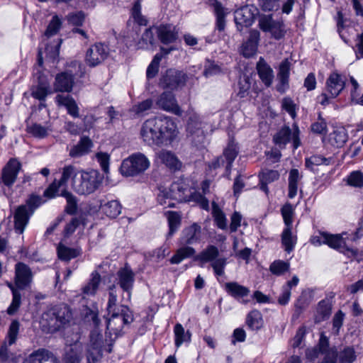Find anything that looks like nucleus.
Returning <instances> with one entry per match:
<instances>
[{
    "mask_svg": "<svg viewBox=\"0 0 363 363\" xmlns=\"http://www.w3.org/2000/svg\"><path fill=\"white\" fill-rule=\"evenodd\" d=\"M179 130L174 121L170 116H160L147 119L142 125L140 135L148 145H160L164 142H172L178 135Z\"/></svg>",
    "mask_w": 363,
    "mask_h": 363,
    "instance_id": "1",
    "label": "nucleus"
},
{
    "mask_svg": "<svg viewBox=\"0 0 363 363\" xmlns=\"http://www.w3.org/2000/svg\"><path fill=\"white\" fill-rule=\"evenodd\" d=\"M72 318V313L66 304H60L48 309L42 316L44 327L53 333L67 324Z\"/></svg>",
    "mask_w": 363,
    "mask_h": 363,
    "instance_id": "2",
    "label": "nucleus"
},
{
    "mask_svg": "<svg viewBox=\"0 0 363 363\" xmlns=\"http://www.w3.org/2000/svg\"><path fill=\"white\" fill-rule=\"evenodd\" d=\"M38 67L35 68L34 77L36 82L30 87V95L33 98L40 101V106L45 107V101L48 95L52 94L54 91L50 85L52 76L48 72L40 70L43 65V58L38 55Z\"/></svg>",
    "mask_w": 363,
    "mask_h": 363,
    "instance_id": "3",
    "label": "nucleus"
},
{
    "mask_svg": "<svg viewBox=\"0 0 363 363\" xmlns=\"http://www.w3.org/2000/svg\"><path fill=\"white\" fill-rule=\"evenodd\" d=\"M45 201L39 196L32 195L26 204L18 206L13 213L14 229L16 233L22 234L28 224L30 216L37 208Z\"/></svg>",
    "mask_w": 363,
    "mask_h": 363,
    "instance_id": "4",
    "label": "nucleus"
},
{
    "mask_svg": "<svg viewBox=\"0 0 363 363\" xmlns=\"http://www.w3.org/2000/svg\"><path fill=\"white\" fill-rule=\"evenodd\" d=\"M104 351L111 353L112 343L104 340L101 331L95 328L89 335V342L86 346L87 363H96L101 357Z\"/></svg>",
    "mask_w": 363,
    "mask_h": 363,
    "instance_id": "5",
    "label": "nucleus"
},
{
    "mask_svg": "<svg viewBox=\"0 0 363 363\" xmlns=\"http://www.w3.org/2000/svg\"><path fill=\"white\" fill-rule=\"evenodd\" d=\"M103 177L99 171L81 170L78 179L74 181V191L79 194H89L94 192L101 185Z\"/></svg>",
    "mask_w": 363,
    "mask_h": 363,
    "instance_id": "6",
    "label": "nucleus"
},
{
    "mask_svg": "<svg viewBox=\"0 0 363 363\" xmlns=\"http://www.w3.org/2000/svg\"><path fill=\"white\" fill-rule=\"evenodd\" d=\"M219 250L217 247L210 245L202 250L195 258L203 267L204 264L211 262L216 277H223L225 274V268L227 264V259L225 257L218 258Z\"/></svg>",
    "mask_w": 363,
    "mask_h": 363,
    "instance_id": "7",
    "label": "nucleus"
},
{
    "mask_svg": "<svg viewBox=\"0 0 363 363\" xmlns=\"http://www.w3.org/2000/svg\"><path fill=\"white\" fill-rule=\"evenodd\" d=\"M79 169L73 165H65L61 169V177L57 181L56 179L44 191V196L48 199H52L58 194L60 187L67 186L70 182L71 186L74 190V181L78 179Z\"/></svg>",
    "mask_w": 363,
    "mask_h": 363,
    "instance_id": "8",
    "label": "nucleus"
},
{
    "mask_svg": "<svg viewBox=\"0 0 363 363\" xmlns=\"http://www.w3.org/2000/svg\"><path fill=\"white\" fill-rule=\"evenodd\" d=\"M110 318L107 320L106 328L110 335L116 337L120 335L123 326L133 321V314L128 307L122 304L121 309L114 312H108Z\"/></svg>",
    "mask_w": 363,
    "mask_h": 363,
    "instance_id": "9",
    "label": "nucleus"
},
{
    "mask_svg": "<svg viewBox=\"0 0 363 363\" xmlns=\"http://www.w3.org/2000/svg\"><path fill=\"white\" fill-rule=\"evenodd\" d=\"M150 166L149 159L144 154L137 152L123 161L121 172L125 177H133L143 173Z\"/></svg>",
    "mask_w": 363,
    "mask_h": 363,
    "instance_id": "10",
    "label": "nucleus"
},
{
    "mask_svg": "<svg viewBox=\"0 0 363 363\" xmlns=\"http://www.w3.org/2000/svg\"><path fill=\"white\" fill-rule=\"evenodd\" d=\"M259 28L264 32H269L276 40L282 38L286 33L283 21H274L272 14L262 15L259 18Z\"/></svg>",
    "mask_w": 363,
    "mask_h": 363,
    "instance_id": "11",
    "label": "nucleus"
},
{
    "mask_svg": "<svg viewBox=\"0 0 363 363\" xmlns=\"http://www.w3.org/2000/svg\"><path fill=\"white\" fill-rule=\"evenodd\" d=\"M116 281L117 284L126 294V296H123L122 298L126 300V301H130L135 282V274L130 267L125 265L121 268L117 272Z\"/></svg>",
    "mask_w": 363,
    "mask_h": 363,
    "instance_id": "12",
    "label": "nucleus"
},
{
    "mask_svg": "<svg viewBox=\"0 0 363 363\" xmlns=\"http://www.w3.org/2000/svg\"><path fill=\"white\" fill-rule=\"evenodd\" d=\"M257 14L258 9L253 5H246L236 10L235 12V22L237 30L242 31L244 28L252 26Z\"/></svg>",
    "mask_w": 363,
    "mask_h": 363,
    "instance_id": "13",
    "label": "nucleus"
},
{
    "mask_svg": "<svg viewBox=\"0 0 363 363\" xmlns=\"http://www.w3.org/2000/svg\"><path fill=\"white\" fill-rule=\"evenodd\" d=\"M299 133L300 131L296 124L293 125L292 129L288 126H284L274 135L273 140L279 146H284L291 140L294 148L296 149L300 145Z\"/></svg>",
    "mask_w": 363,
    "mask_h": 363,
    "instance_id": "14",
    "label": "nucleus"
},
{
    "mask_svg": "<svg viewBox=\"0 0 363 363\" xmlns=\"http://www.w3.org/2000/svg\"><path fill=\"white\" fill-rule=\"evenodd\" d=\"M158 108L173 113L177 116H182L183 111L179 105L175 95L171 91H164L158 96L156 100Z\"/></svg>",
    "mask_w": 363,
    "mask_h": 363,
    "instance_id": "15",
    "label": "nucleus"
},
{
    "mask_svg": "<svg viewBox=\"0 0 363 363\" xmlns=\"http://www.w3.org/2000/svg\"><path fill=\"white\" fill-rule=\"evenodd\" d=\"M108 55V48L103 43L91 45L86 52L85 61L90 67H96L103 62Z\"/></svg>",
    "mask_w": 363,
    "mask_h": 363,
    "instance_id": "16",
    "label": "nucleus"
},
{
    "mask_svg": "<svg viewBox=\"0 0 363 363\" xmlns=\"http://www.w3.org/2000/svg\"><path fill=\"white\" fill-rule=\"evenodd\" d=\"M186 81V76L183 72L171 69L161 78L160 84L164 89L174 90L184 86Z\"/></svg>",
    "mask_w": 363,
    "mask_h": 363,
    "instance_id": "17",
    "label": "nucleus"
},
{
    "mask_svg": "<svg viewBox=\"0 0 363 363\" xmlns=\"http://www.w3.org/2000/svg\"><path fill=\"white\" fill-rule=\"evenodd\" d=\"M323 239L325 240V245H328L330 247L338 250L349 257H357V250L347 246L342 235L330 234L325 232V237H323Z\"/></svg>",
    "mask_w": 363,
    "mask_h": 363,
    "instance_id": "18",
    "label": "nucleus"
},
{
    "mask_svg": "<svg viewBox=\"0 0 363 363\" xmlns=\"http://www.w3.org/2000/svg\"><path fill=\"white\" fill-rule=\"evenodd\" d=\"M33 280V273L30 268L23 262L15 265V285L19 289L28 286Z\"/></svg>",
    "mask_w": 363,
    "mask_h": 363,
    "instance_id": "19",
    "label": "nucleus"
},
{
    "mask_svg": "<svg viewBox=\"0 0 363 363\" xmlns=\"http://www.w3.org/2000/svg\"><path fill=\"white\" fill-rule=\"evenodd\" d=\"M160 193L157 195V201L160 205L168 207H174V200H182L183 197L180 192V185L179 184H173L169 189L166 188H160Z\"/></svg>",
    "mask_w": 363,
    "mask_h": 363,
    "instance_id": "20",
    "label": "nucleus"
},
{
    "mask_svg": "<svg viewBox=\"0 0 363 363\" xmlns=\"http://www.w3.org/2000/svg\"><path fill=\"white\" fill-rule=\"evenodd\" d=\"M345 86V78L337 71L333 72L326 81L325 91L332 98L337 97Z\"/></svg>",
    "mask_w": 363,
    "mask_h": 363,
    "instance_id": "21",
    "label": "nucleus"
},
{
    "mask_svg": "<svg viewBox=\"0 0 363 363\" xmlns=\"http://www.w3.org/2000/svg\"><path fill=\"white\" fill-rule=\"evenodd\" d=\"M187 113L189 119L187 122V132L192 137V140L198 138L200 142L203 138V132L202 130V123L200 116L194 111V108H189Z\"/></svg>",
    "mask_w": 363,
    "mask_h": 363,
    "instance_id": "22",
    "label": "nucleus"
},
{
    "mask_svg": "<svg viewBox=\"0 0 363 363\" xmlns=\"http://www.w3.org/2000/svg\"><path fill=\"white\" fill-rule=\"evenodd\" d=\"M21 169V164L16 159H11L3 168L1 181L6 186H11L15 182Z\"/></svg>",
    "mask_w": 363,
    "mask_h": 363,
    "instance_id": "23",
    "label": "nucleus"
},
{
    "mask_svg": "<svg viewBox=\"0 0 363 363\" xmlns=\"http://www.w3.org/2000/svg\"><path fill=\"white\" fill-rule=\"evenodd\" d=\"M201 238V228L194 223L184 228L182 232L179 244L181 245H190L199 242Z\"/></svg>",
    "mask_w": 363,
    "mask_h": 363,
    "instance_id": "24",
    "label": "nucleus"
},
{
    "mask_svg": "<svg viewBox=\"0 0 363 363\" xmlns=\"http://www.w3.org/2000/svg\"><path fill=\"white\" fill-rule=\"evenodd\" d=\"M260 40V33L255 29H251L249 32V37L243 42L240 48V53L245 57H250L255 55L257 51Z\"/></svg>",
    "mask_w": 363,
    "mask_h": 363,
    "instance_id": "25",
    "label": "nucleus"
},
{
    "mask_svg": "<svg viewBox=\"0 0 363 363\" xmlns=\"http://www.w3.org/2000/svg\"><path fill=\"white\" fill-rule=\"evenodd\" d=\"M74 84V77L72 73L64 72L55 76L53 84L54 92H69Z\"/></svg>",
    "mask_w": 363,
    "mask_h": 363,
    "instance_id": "26",
    "label": "nucleus"
},
{
    "mask_svg": "<svg viewBox=\"0 0 363 363\" xmlns=\"http://www.w3.org/2000/svg\"><path fill=\"white\" fill-rule=\"evenodd\" d=\"M319 350L323 355V363H335L337 358V351L335 347H329V340L324 333L320 334Z\"/></svg>",
    "mask_w": 363,
    "mask_h": 363,
    "instance_id": "27",
    "label": "nucleus"
},
{
    "mask_svg": "<svg viewBox=\"0 0 363 363\" xmlns=\"http://www.w3.org/2000/svg\"><path fill=\"white\" fill-rule=\"evenodd\" d=\"M155 30L161 43L165 45L175 42L178 38V30L172 25H160Z\"/></svg>",
    "mask_w": 363,
    "mask_h": 363,
    "instance_id": "28",
    "label": "nucleus"
},
{
    "mask_svg": "<svg viewBox=\"0 0 363 363\" xmlns=\"http://www.w3.org/2000/svg\"><path fill=\"white\" fill-rule=\"evenodd\" d=\"M225 289L233 298L238 300L242 298L240 301L242 303L247 304L249 302L248 300L244 298L250 294V289L247 287L240 285L238 282L232 281L225 283Z\"/></svg>",
    "mask_w": 363,
    "mask_h": 363,
    "instance_id": "29",
    "label": "nucleus"
},
{
    "mask_svg": "<svg viewBox=\"0 0 363 363\" xmlns=\"http://www.w3.org/2000/svg\"><path fill=\"white\" fill-rule=\"evenodd\" d=\"M157 158L169 169L176 171L181 169L182 162L172 151L162 150L157 153Z\"/></svg>",
    "mask_w": 363,
    "mask_h": 363,
    "instance_id": "30",
    "label": "nucleus"
},
{
    "mask_svg": "<svg viewBox=\"0 0 363 363\" xmlns=\"http://www.w3.org/2000/svg\"><path fill=\"white\" fill-rule=\"evenodd\" d=\"M55 102L58 106L66 108L67 113L74 118L79 116V108L74 99L69 95L57 94Z\"/></svg>",
    "mask_w": 363,
    "mask_h": 363,
    "instance_id": "31",
    "label": "nucleus"
},
{
    "mask_svg": "<svg viewBox=\"0 0 363 363\" xmlns=\"http://www.w3.org/2000/svg\"><path fill=\"white\" fill-rule=\"evenodd\" d=\"M291 69V62L289 59L284 60L279 67L278 78L279 79V85L277 90L283 93L289 86V72Z\"/></svg>",
    "mask_w": 363,
    "mask_h": 363,
    "instance_id": "32",
    "label": "nucleus"
},
{
    "mask_svg": "<svg viewBox=\"0 0 363 363\" xmlns=\"http://www.w3.org/2000/svg\"><path fill=\"white\" fill-rule=\"evenodd\" d=\"M83 345L82 343L76 340L66 350L64 362L65 363H80L82 358Z\"/></svg>",
    "mask_w": 363,
    "mask_h": 363,
    "instance_id": "33",
    "label": "nucleus"
},
{
    "mask_svg": "<svg viewBox=\"0 0 363 363\" xmlns=\"http://www.w3.org/2000/svg\"><path fill=\"white\" fill-rule=\"evenodd\" d=\"M257 69L259 78L266 86H269L274 78L272 69L266 63L264 59L260 58L257 64Z\"/></svg>",
    "mask_w": 363,
    "mask_h": 363,
    "instance_id": "34",
    "label": "nucleus"
},
{
    "mask_svg": "<svg viewBox=\"0 0 363 363\" xmlns=\"http://www.w3.org/2000/svg\"><path fill=\"white\" fill-rule=\"evenodd\" d=\"M91 146V140L88 137H82L79 142L71 148L69 156L79 157L86 155L90 151Z\"/></svg>",
    "mask_w": 363,
    "mask_h": 363,
    "instance_id": "35",
    "label": "nucleus"
},
{
    "mask_svg": "<svg viewBox=\"0 0 363 363\" xmlns=\"http://www.w3.org/2000/svg\"><path fill=\"white\" fill-rule=\"evenodd\" d=\"M101 283V275L97 271L91 274L89 281L82 287V291L84 296H94Z\"/></svg>",
    "mask_w": 363,
    "mask_h": 363,
    "instance_id": "36",
    "label": "nucleus"
},
{
    "mask_svg": "<svg viewBox=\"0 0 363 363\" xmlns=\"http://www.w3.org/2000/svg\"><path fill=\"white\" fill-rule=\"evenodd\" d=\"M100 209L101 212L110 218L118 217L122 211V206L119 201L111 200L101 203Z\"/></svg>",
    "mask_w": 363,
    "mask_h": 363,
    "instance_id": "37",
    "label": "nucleus"
},
{
    "mask_svg": "<svg viewBox=\"0 0 363 363\" xmlns=\"http://www.w3.org/2000/svg\"><path fill=\"white\" fill-rule=\"evenodd\" d=\"M174 344L179 348L182 344L191 342V333L185 330L181 323H177L174 327Z\"/></svg>",
    "mask_w": 363,
    "mask_h": 363,
    "instance_id": "38",
    "label": "nucleus"
},
{
    "mask_svg": "<svg viewBox=\"0 0 363 363\" xmlns=\"http://www.w3.org/2000/svg\"><path fill=\"white\" fill-rule=\"evenodd\" d=\"M281 244L288 253L292 252L297 242L296 235L292 233V227H285L281 233Z\"/></svg>",
    "mask_w": 363,
    "mask_h": 363,
    "instance_id": "39",
    "label": "nucleus"
},
{
    "mask_svg": "<svg viewBox=\"0 0 363 363\" xmlns=\"http://www.w3.org/2000/svg\"><path fill=\"white\" fill-rule=\"evenodd\" d=\"M57 252L59 259L65 262H68L81 254V250L79 248L69 247L62 243L58 245Z\"/></svg>",
    "mask_w": 363,
    "mask_h": 363,
    "instance_id": "40",
    "label": "nucleus"
},
{
    "mask_svg": "<svg viewBox=\"0 0 363 363\" xmlns=\"http://www.w3.org/2000/svg\"><path fill=\"white\" fill-rule=\"evenodd\" d=\"M348 135L347 130L344 128H339L333 130L328 138L329 143L331 145L336 147H341L347 141Z\"/></svg>",
    "mask_w": 363,
    "mask_h": 363,
    "instance_id": "41",
    "label": "nucleus"
},
{
    "mask_svg": "<svg viewBox=\"0 0 363 363\" xmlns=\"http://www.w3.org/2000/svg\"><path fill=\"white\" fill-rule=\"evenodd\" d=\"M155 28H149L143 33L141 39L138 43V48L143 50H152L155 45Z\"/></svg>",
    "mask_w": 363,
    "mask_h": 363,
    "instance_id": "42",
    "label": "nucleus"
},
{
    "mask_svg": "<svg viewBox=\"0 0 363 363\" xmlns=\"http://www.w3.org/2000/svg\"><path fill=\"white\" fill-rule=\"evenodd\" d=\"M302 178V175L297 169H292L289 174V193L288 196L294 199L298 192V184Z\"/></svg>",
    "mask_w": 363,
    "mask_h": 363,
    "instance_id": "43",
    "label": "nucleus"
},
{
    "mask_svg": "<svg viewBox=\"0 0 363 363\" xmlns=\"http://www.w3.org/2000/svg\"><path fill=\"white\" fill-rule=\"evenodd\" d=\"M152 105V100L150 99H147L137 104L133 105L129 109V113L130 116L134 118L141 117L145 116L147 113V112L150 109H151Z\"/></svg>",
    "mask_w": 363,
    "mask_h": 363,
    "instance_id": "44",
    "label": "nucleus"
},
{
    "mask_svg": "<svg viewBox=\"0 0 363 363\" xmlns=\"http://www.w3.org/2000/svg\"><path fill=\"white\" fill-rule=\"evenodd\" d=\"M51 352L45 349H38L33 352L23 362V363H44L47 362ZM54 363H57L54 362Z\"/></svg>",
    "mask_w": 363,
    "mask_h": 363,
    "instance_id": "45",
    "label": "nucleus"
},
{
    "mask_svg": "<svg viewBox=\"0 0 363 363\" xmlns=\"http://www.w3.org/2000/svg\"><path fill=\"white\" fill-rule=\"evenodd\" d=\"M238 152L239 149L238 144L235 143L233 140H230L227 147L223 151V155L227 162V169H230L231 168L235 159L238 155Z\"/></svg>",
    "mask_w": 363,
    "mask_h": 363,
    "instance_id": "46",
    "label": "nucleus"
},
{
    "mask_svg": "<svg viewBox=\"0 0 363 363\" xmlns=\"http://www.w3.org/2000/svg\"><path fill=\"white\" fill-rule=\"evenodd\" d=\"M212 215L216 226L221 229L225 230L228 228V220L225 213L219 208L215 202L212 203Z\"/></svg>",
    "mask_w": 363,
    "mask_h": 363,
    "instance_id": "47",
    "label": "nucleus"
},
{
    "mask_svg": "<svg viewBox=\"0 0 363 363\" xmlns=\"http://www.w3.org/2000/svg\"><path fill=\"white\" fill-rule=\"evenodd\" d=\"M195 254V250L188 245H183L179 248L174 255L170 259V262L174 264H179L184 259L191 257Z\"/></svg>",
    "mask_w": 363,
    "mask_h": 363,
    "instance_id": "48",
    "label": "nucleus"
},
{
    "mask_svg": "<svg viewBox=\"0 0 363 363\" xmlns=\"http://www.w3.org/2000/svg\"><path fill=\"white\" fill-rule=\"evenodd\" d=\"M246 323L250 329L259 330L263 324L262 313L257 310L252 311L247 316Z\"/></svg>",
    "mask_w": 363,
    "mask_h": 363,
    "instance_id": "49",
    "label": "nucleus"
},
{
    "mask_svg": "<svg viewBox=\"0 0 363 363\" xmlns=\"http://www.w3.org/2000/svg\"><path fill=\"white\" fill-rule=\"evenodd\" d=\"M252 82V78L246 74L240 77L238 84V91L237 94L239 97L244 98L248 96Z\"/></svg>",
    "mask_w": 363,
    "mask_h": 363,
    "instance_id": "50",
    "label": "nucleus"
},
{
    "mask_svg": "<svg viewBox=\"0 0 363 363\" xmlns=\"http://www.w3.org/2000/svg\"><path fill=\"white\" fill-rule=\"evenodd\" d=\"M331 158H326L320 155H312L310 157L306 159L305 164L306 167L310 170L314 172L315 167L319 165H329L331 163Z\"/></svg>",
    "mask_w": 363,
    "mask_h": 363,
    "instance_id": "51",
    "label": "nucleus"
},
{
    "mask_svg": "<svg viewBox=\"0 0 363 363\" xmlns=\"http://www.w3.org/2000/svg\"><path fill=\"white\" fill-rule=\"evenodd\" d=\"M167 220L169 228L167 237L170 238L175 233L181 225V216L177 212L168 211Z\"/></svg>",
    "mask_w": 363,
    "mask_h": 363,
    "instance_id": "52",
    "label": "nucleus"
},
{
    "mask_svg": "<svg viewBox=\"0 0 363 363\" xmlns=\"http://www.w3.org/2000/svg\"><path fill=\"white\" fill-rule=\"evenodd\" d=\"M290 268V264L283 260H275L269 266V271L276 276H281L288 272Z\"/></svg>",
    "mask_w": 363,
    "mask_h": 363,
    "instance_id": "53",
    "label": "nucleus"
},
{
    "mask_svg": "<svg viewBox=\"0 0 363 363\" xmlns=\"http://www.w3.org/2000/svg\"><path fill=\"white\" fill-rule=\"evenodd\" d=\"M108 300L107 303V311L108 312H114L121 309V305L118 306V294L116 292V287L115 285H112L108 289Z\"/></svg>",
    "mask_w": 363,
    "mask_h": 363,
    "instance_id": "54",
    "label": "nucleus"
},
{
    "mask_svg": "<svg viewBox=\"0 0 363 363\" xmlns=\"http://www.w3.org/2000/svg\"><path fill=\"white\" fill-rule=\"evenodd\" d=\"M162 58V55L161 54H156L155 55L152 62L147 68L146 76L147 79H152L157 74Z\"/></svg>",
    "mask_w": 363,
    "mask_h": 363,
    "instance_id": "55",
    "label": "nucleus"
},
{
    "mask_svg": "<svg viewBox=\"0 0 363 363\" xmlns=\"http://www.w3.org/2000/svg\"><path fill=\"white\" fill-rule=\"evenodd\" d=\"M285 227H292L294 208L289 203H286L281 209Z\"/></svg>",
    "mask_w": 363,
    "mask_h": 363,
    "instance_id": "56",
    "label": "nucleus"
},
{
    "mask_svg": "<svg viewBox=\"0 0 363 363\" xmlns=\"http://www.w3.org/2000/svg\"><path fill=\"white\" fill-rule=\"evenodd\" d=\"M215 12L216 16V29H218L219 31H223L225 27V13L220 4L216 3L215 5Z\"/></svg>",
    "mask_w": 363,
    "mask_h": 363,
    "instance_id": "57",
    "label": "nucleus"
},
{
    "mask_svg": "<svg viewBox=\"0 0 363 363\" xmlns=\"http://www.w3.org/2000/svg\"><path fill=\"white\" fill-rule=\"evenodd\" d=\"M61 195L66 199V211L69 214H74L77 211V204L76 197L70 192L65 190Z\"/></svg>",
    "mask_w": 363,
    "mask_h": 363,
    "instance_id": "58",
    "label": "nucleus"
},
{
    "mask_svg": "<svg viewBox=\"0 0 363 363\" xmlns=\"http://www.w3.org/2000/svg\"><path fill=\"white\" fill-rule=\"evenodd\" d=\"M279 173L277 170L263 169L259 174V182L270 184L279 178Z\"/></svg>",
    "mask_w": 363,
    "mask_h": 363,
    "instance_id": "59",
    "label": "nucleus"
},
{
    "mask_svg": "<svg viewBox=\"0 0 363 363\" xmlns=\"http://www.w3.org/2000/svg\"><path fill=\"white\" fill-rule=\"evenodd\" d=\"M62 26V21L58 16L55 15L50 22L49 23L48 28L45 32V35L47 37H51L60 30Z\"/></svg>",
    "mask_w": 363,
    "mask_h": 363,
    "instance_id": "60",
    "label": "nucleus"
},
{
    "mask_svg": "<svg viewBox=\"0 0 363 363\" xmlns=\"http://www.w3.org/2000/svg\"><path fill=\"white\" fill-rule=\"evenodd\" d=\"M347 184L353 187L363 186V173L360 171H353L347 178Z\"/></svg>",
    "mask_w": 363,
    "mask_h": 363,
    "instance_id": "61",
    "label": "nucleus"
},
{
    "mask_svg": "<svg viewBox=\"0 0 363 363\" xmlns=\"http://www.w3.org/2000/svg\"><path fill=\"white\" fill-rule=\"evenodd\" d=\"M132 16L138 24L140 26H145L147 24L146 18L141 13L140 0H137L134 4L132 9Z\"/></svg>",
    "mask_w": 363,
    "mask_h": 363,
    "instance_id": "62",
    "label": "nucleus"
},
{
    "mask_svg": "<svg viewBox=\"0 0 363 363\" xmlns=\"http://www.w3.org/2000/svg\"><path fill=\"white\" fill-rule=\"evenodd\" d=\"M19 327L20 324L18 320H15L11 322L7 335L9 346L16 342L19 332Z\"/></svg>",
    "mask_w": 363,
    "mask_h": 363,
    "instance_id": "63",
    "label": "nucleus"
},
{
    "mask_svg": "<svg viewBox=\"0 0 363 363\" xmlns=\"http://www.w3.org/2000/svg\"><path fill=\"white\" fill-rule=\"evenodd\" d=\"M355 359V352L352 347L345 348L339 354L340 363H352Z\"/></svg>",
    "mask_w": 363,
    "mask_h": 363,
    "instance_id": "64",
    "label": "nucleus"
}]
</instances>
